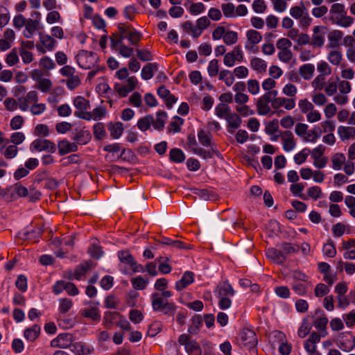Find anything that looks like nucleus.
Returning <instances> with one entry per match:
<instances>
[{
	"mask_svg": "<svg viewBox=\"0 0 355 355\" xmlns=\"http://www.w3.org/2000/svg\"><path fill=\"white\" fill-rule=\"evenodd\" d=\"M240 338L243 346L248 349H252L256 347L258 339L255 332L250 329H243L240 332Z\"/></svg>",
	"mask_w": 355,
	"mask_h": 355,
	"instance_id": "7ed1b4c3",
	"label": "nucleus"
},
{
	"mask_svg": "<svg viewBox=\"0 0 355 355\" xmlns=\"http://www.w3.org/2000/svg\"><path fill=\"white\" fill-rule=\"evenodd\" d=\"M192 151L204 159H209L213 157V155L215 154L218 157H220L221 155L218 150H215L213 148L211 150H206L202 148H194Z\"/></svg>",
	"mask_w": 355,
	"mask_h": 355,
	"instance_id": "a211bd4d",
	"label": "nucleus"
},
{
	"mask_svg": "<svg viewBox=\"0 0 355 355\" xmlns=\"http://www.w3.org/2000/svg\"><path fill=\"white\" fill-rule=\"evenodd\" d=\"M216 114L220 118L227 117L228 115L231 114L230 107L225 103H220L216 107Z\"/></svg>",
	"mask_w": 355,
	"mask_h": 355,
	"instance_id": "473e14b6",
	"label": "nucleus"
},
{
	"mask_svg": "<svg viewBox=\"0 0 355 355\" xmlns=\"http://www.w3.org/2000/svg\"><path fill=\"white\" fill-rule=\"evenodd\" d=\"M227 125V131L233 134L235 129L239 128L242 123V119L236 113H232L226 117Z\"/></svg>",
	"mask_w": 355,
	"mask_h": 355,
	"instance_id": "9d476101",
	"label": "nucleus"
},
{
	"mask_svg": "<svg viewBox=\"0 0 355 355\" xmlns=\"http://www.w3.org/2000/svg\"><path fill=\"white\" fill-rule=\"evenodd\" d=\"M324 254L329 257H334L336 254V246L331 240H329L327 243L323 246Z\"/></svg>",
	"mask_w": 355,
	"mask_h": 355,
	"instance_id": "e433bc0d",
	"label": "nucleus"
},
{
	"mask_svg": "<svg viewBox=\"0 0 355 355\" xmlns=\"http://www.w3.org/2000/svg\"><path fill=\"white\" fill-rule=\"evenodd\" d=\"M257 112L260 115H266L270 111V107L268 103H264L260 99H258L256 103Z\"/></svg>",
	"mask_w": 355,
	"mask_h": 355,
	"instance_id": "49530a36",
	"label": "nucleus"
},
{
	"mask_svg": "<svg viewBox=\"0 0 355 355\" xmlns=\"http://www.w3.org/2000/svg\"><path fill=\"white\" fill-rule=\"evenodd\" d=\"M278 129L279 121L278 119H275L266 125L265 131L268 135H272L275 132H277Z\"/></svg>",
	"mask_w": 355,
	"mask_h": 355,
	"instance_id": "3c124183",
	"label": "nucleus"
},
{
	"mask_svg": "<svg viewBox=\"0 0 355 355\" xmlns=\"http://www.w3.org/2000/svg\"><path fill=\"white\" fill-rule=\"evenodd\" d=\"M82 315L85 318H91L94 321H100L101 315L97 307L91 309H85L82 311Z\"/></svg>",
	"mask_w": 355,
	"mask_h": 355,
	"instance_id": "393cba45",
	"label": "nucleus"
},
{
	"mask_svg": "<svg viewBox=\"0 0 355 355\" xmlns=\"http://www.w3.org/2000/svg\"><path fill=\"white\" fill-rule=\"evenodd\" d=\"M207 70L210 76H216L218 73V60L216 59L211 60Z\"/></svg>",
	"mask_w": 355,
	"mask_h": 355,
	"instance_id": "680f3d73",
	"label": "nucleus"
},
{
	"mask_svg": "<svg viewBox=\"0 0 355 355\" xmlns=\"http://www.w3.org/2000/svg\"><path fill=\"white\" fill-rule=\"evenodd\" d=\"M118 257L121 262L128 264L130 266H131V265H135V259L128 250L119 251Z\"/></svg>",
	"mask_w": 355,
	"mask_h": 355,
	"instance_id": "5701e85b",
	"label": "nucleus"
},
{
	"mask_svg": "<svg viewBox=\"0 0 355 355\" xmlns=\"http://www.w3.org/2000/svg\"><path fill=\"white\" fill-rule=\"evenodd\" d=\"M195 275L191 271H186L184 272L181 279L179 281L175 282V289L178 291H181L183 289L186 288L190 284H191L194 282Z\"/></svg>",
	"mask_w": 355,
	"mask_h": 355,
	"instance_id": "0eeeda50",
	"label": "nucleus"
},
{
	"mask_svg": "<svg viewBox=\"0 0 355 355\" xmlns=\"http://www.w3.org/2000/svg\"><path fill=\"white\" fill-rule=\"evenodd\" d=\"M219 79L225 81L227 86H230L234 81L233 74L228 70H222L219 74Z\"/></svg>",
	"mask_w": 355,
	"mask_h": 355,
	"instance_id": "a19ab883",
	"label": "nucleus"
},
{
	"mask_svg": "<svg viewBox=\"0 0 355 355\" xmlns=\"http://www.w3.org/2000/svg\"><path fill=\"white\" fill-rule=\"evenodd\" d=\"M40 64L48 70L53 69L55 67L54 62L48 56L42 58L40 61Z\"/></svg>",
	"mask_w": 355,
	"mask_h": 355,
	"instance_id": "774afa93",
	"label": "nucleus"
},
{
	"mask_svg": "<svg viewBox=\"0 0 355 355\" xmlns=\"http://www.w3.org/2000/svg\"><path fill=\"white\" fill-rule=\"evenodd\" d=\"M40 331V326L34 324L31 327L25 329L24 332V338L30 342H33L39 337Z\"/></svg>",
	"mask_w": 355,
	"mask_h": 355,
	"instance_id": "2eb2a0df",
	"label": "nucleus"
},
{
	"mask_svg": "<svg viewBox=\"0 0 355 355\" xmlns=\"http://www.w3.org/2000/svg\"><path fill=\"white\" fill-rule=\"evenodd\" d=\"M322 29H327L326 26H316L313 28V35H312L311 41V45L315 46V47H322L324 44V33H320V30Z\"/></svg>",
	"mask_w": 355,
	"mask_h": 355,
	"instance_id": "1a4fd4ad",
	"label": "nucleus"
},
{
	"mask_svg": "<svg viewBox=\"0 0 355 355\" xmlns=\"http://www.w3.org/2000/svg\"><path fill=\"white\" fill-rule=\"evenodd\" d=\"M279 247L281 248V250L284 253L286 256L287 254H291L297 252L299 250L298 245L293 244L288 242L281 243L279 245Z\"/></svg>",
	"mask_w": 355,
	"mask_h": 355,
	"instance_id": "c85d7f7f",
	"label": "nucleus"
},
{
	"mask_svg": "<svg viewBox=\"0 0 355 355\" xmlns=\"http://www.w3.org/2000/svg\"><path fill=\"white\" fill-rule=\"evenodd\" d=\"M31 150L46 151L49 153H54L56 151V145L49 139H36L31 144Z\"/></svg>",
	"mask_w": 355,
	"mask_h": 355,
	"instance_id": "f03ea898",
	"label": "nucleus"
},
{
	"mask_svg": "<svg viewBox=\"0 0 355 355\" xmlns=\"http://www.w3.org/2000/svg\"><path fill=\"white\" fill-rule=\"evenodd\" d=\"M315 71V67L312 64H305L300 67L299 73L304 80H310Z\"/></svg>",
	"mask_w": 355,
	"mask_h": 355,
	"instance_id": "aec40b11",
	"label": "nucleus"
},
{
	"mask_svg": "<svg viewBox=\"0 0 355 355\" xmlns=\"http://www.w3.org/2000/svg\"><path fill=\"white\" fill-rule=\"evenodd\" d=\"M331 162L333 168L336 170H339L345 162V156L343 153H336L332 157Z\"/></svg>",
	"mask_w": 355,
	"mask_h": 355,
	"instance_id": "f704fd0d",
	"label": "nucleus"
},
{
	"mask_svg": "<svg viewBox=\"0 0 355 355\" xmlns=\"http://www.w3.org/2000/svg\"><path fill=\"white\" fill-rule=\"evenodd\" d=\"M78 145L70 142L66 139H62L58 142V150L60 156L65 155L69 153L78 151Z\"/></svg>",
	"mask_w": 355,
	"mask_h": 355,
	"instance_id": "423d86ee",
	"label": "nucleus"
},
{
	"mask_svg": "<svg viewBox=\"0 0 355 355\" xmlns=\"http://www.w3.org/2000/svg\"><path fill=\"white\" fill-rule=\"evenodd\" d=\"M342 57V53L338 51H331L328 54V60L334 65L340 64Z\"/></svg>",
	"mask_w": 355,
	"mask_h": 355,
	"instance_id": "37998d69",
	"label": "nucleus"
},
{
	"mask_svg": "<svg viewBox=\"0 0 355 355\" xmlns=\"http://www.w3.org/2000/svg\"><path fill=\"white\" fill-rule=\"evenodd\" d=\"M58 337L60 339L62 348H67L71 347L73 341V336L72 334L69 333H63L60 334L58 335Z\"/></svg>",
	"mask_w": 355,
	"mask_h": 355,
	"instance_id": "7c9ffc66",
	"label": "nucleus"
},
{
	"mask_svg": "<svg viewBox=\"0 0 355 355\" xmlns=\"http://www.w3.org/2000/svg\"><path fill=\"white\" fill-rule=\"evenodd\" d=\"M234 293L232 286L227 280L220 282L214 291L217 297L233 296Z\"/></svg>",
	"mask_w": 355,
	"mask_h": 355,
	"instance_id": "39448f33",
	"label": "nucleus"
},
{
	"mask_svg": "<svg viewBox=\"0 0 355 355\" xmlns=\"http://www.w3.org/2000/svg\"><path fill=\"white\" fill-rule=\"evenodd\" d=\"M152 307L155 311H161L165 315L173 316L176 306L174 302L163 299L160 294L154 293L151 295Z\"/></svg>",
	"mask_w": 355,
	"mask_h": 355,
	"instance_id": "f257e3e1",
	"label": "nucleus"
},
{
	"mask_svg": "<svg viewBox=\"0 0 355 355\" xmlns=\"http://www.w3.org/2000/svg\"><path fill=\"white\" fill-rule=\"evenodd\" d=\"M35 135L47 137L49 134L48 126L45 124H38L34 130Z\"/></svg>",
	"mask_w": 355,
	"mask_h": 355,
	"instance_id": "0e129e2a",
	"label": "nucleus"
},
{
	"mask_svg": "<svg viewBox=\"0 0 355 355\" xmlns=\"http://www.w3.org/2000/svg\"><path fill=\"white\" fill-rule=\"evenodd\" d=\"M168 117L167 113L164 111H158L156 113V119H153L151 123L155 130L162 131L164 128L166 120Z\"/></svg>",
	"mask_w": 355,
	"mask_h": 355,
	"instance_id": "f8f14e48",
	"label": "nucleus"
},
{
	"mask_svg": "<svg viewBox=\"0 0 355 355\" xmlns=\"http://www.w3.org/2000/svg\"><path fill=\"white\" fill-rule=\"evenodd\" d=\"M306 320V318H304L303 320L302 324L297 331L298 336L302 338H305L309 334L311 330V327L307 324Z\"/></svg>",
	"mask_w": 355,
	"mask_h": 355,
	"instance_id": "5fc2aeb1",
	"label": "nucleus"
},
{
	"mask_svg": "<svg viewBox=\"0 0 355 355\" xmlns=\"http://www.w3.org/2000/svg\"><path fill=\"white\" fill-rule=\"evenodd\" d=\"M92 139V135L89 130H80L73 137V140L77 145H85Z\"/></svg>",
	"mask_w": 355,
	"mask_h": 355,
	"instance_id": "ddd939ff",
	"label": "nucleus"
},
{
	"mask_svg": "<svg viewBox=\"0 0 355 355\" xmlns=\"http://www.w3.org/2000/svg\"><path fill=\"white\" fill-rule=\"evenodd\" d=\"M10 20V14L6 8L0 7V28L5 26Z\"/></svg>",
	"mask_w": 355,
	"mask_h": 355,
	"instance_id": "09e8293b",
	"label": "nucleus"
},
{
	"mask_svg": "<svg viewBox=\"0 0 355 355\" xmlns=\"http://www.w3.org/2000/svg\"><path fill=\"white\" fill-rule=\"evenodd\" d=\"M39 19H29L28 20H26V24H25V26H26V31L27 32H35L38 26H39Z\"/></svg>",
	"mask_w": 355,
	"mask_h": 355,
	"instance_id": "e2e57ef3",
	"label": "nucleus"
},
{
	"mask_svg": "<svg viewBox=\"0 0 355 355\" xmlns=\"http://www.w3.org/2000/svg\"><path fill=\"white\" fill-rule=\"evenodd\" d=\"M309 153H311L309 149L306 148H304L302 151L294 156L295 162L297 164H302L306 161Z\"/></svg>",
	"mask_w": 355,
	"mask_h": 355,
	"instance_id": "de8ad7c7",
	"label": "nucleus"
},
{
	"mask_svg": "<svg viewBox=\"0 0 355 355\" xmlns=\"http://www.w3.org/2000/svg\"><path fill=\"white\" fill-rule=\"evenodd\" d=\"M137 55L139 60L141 61H149L153 59V55L148 50L143 49L140 50L137 49Z\"/></svg>",
	"mask_w": 355,
	"mask_h": 355,
	"instance_id": "4d7b16f0",
	"label": "nucleus"
},
{
	"mask_svg": "<svg viewBox=\"0 0 355 355\" xmlns=\"http://www.w3.org/2000/svg\"><path fill=\"white\" fill-rule=\"evenodd\" d=\"M153 121V116L152 114H148L139 119L137 122L138 128L142 132L146 131Z\"/></svg>",
	"mask_w": 355,
	"mask_h": 355,
	"instance_id": "cd10ccee",
	"label": "nucleus"
},
{
	"mask_svg": "<svg viewBox=\"0 0 355 355\" xmlns=\"http://www.w3.org/2000/svg\"><path fill=\"white\" fill-rule=\"evenodd\" d=\"M114 279L110 275H105L100 282L101 286L104 290H110L113 286Z\"/></svg>",
	"mask_w": 355,
	"mask_h": 355,
	"instance_id": "13d9d810",
	"label": "nucleus"
},
{
	"mask_svg": "<svg viewBox=\"0 0 355 355\" xmlns=\"http://www.w3.org/2000/svg\"><path fill=\"white\" fill-rule=\"evenodd\" d=\"M51 85L52 83L49 79L44 78L39 81L36 88L40 89L43 92H48L50 90Z\"/></svg>",
	"mask_w": 355,
	"mask_h": 355,
	"instance_id": "6e6d98bb",
	"label": "nucleus"
},
{
	"mask_svg": "<svg viewBox=\"0 0 355 355\" xmlns=\"http://www.w3.org/2000/svg\"><path fill=\"white\" fill-rule=\"evenodd\" d=\"M192 191L193 194L198 196L202 200H208L214 196L212 192L206 189H200L195 188Z\"/></svg>",
	"mask_w": 355,
	"mask_h": 355,
	"instance_id": "58836bf2",
	"label": "nucleus"
},
{
	"mask_svg": "<svg viewBox=\"0 0 355 355\" xmlns=\"http://www.w3.org/2000/svg\"><path fill=\"white\" fill-rule=\"evenodd\" d=\"M88 252L92 258L96 259H98L103 254L101 247L94 243L92 244L88 250Z\"/></svg>",
	"mask_w": 355,
	"mask_h": 355,
	"instance_id": "864d4df0",
	"label": "nucleus"
},
{
	"mask_svg": "<svg viewBox=\"0 0 355 355\" xmlns=\"http://www.w3.org/2000/svg\"><path fill=\"white\" fill-rule=\"evenodd\" d=\"M223 35V41L227 45L235 44L238 40L237 33L234 31H227Z\"/></svg>",
	"mask_w": 355,
	"mask_h": 355,
	"instance_id": "ea45409f",
	"label": "nucleus"
},
{
	"mask_svg": "<svg viewBox=\"0 0 355 355\" xmlns=\"http://www.w3.org/2000/svg\"><path fill=\"white\" fill-rule=\"evenodd\" d=\"M173 119L174 121H171L168 126V132H180L181 131L180 126L184 123V119L178 116H175Z\"/></svg>",
	"mask_w": 355,
	"mask_h": 355,
	"instance_id": "c756f323",
	"label": "nucleus"
},
{
	"mask_svg": "<svg viewBox=\"0 0 355 355\" xmlns=\"http://www.w3.org/2000/svg\"><path fill=\"white\" fill-rule=\"evenodd\" d=\"M129 318L132 322L137 324L143 320L144 315L140 311L132 309L129 313Z\"/></svg>",
	"mask_w": 355,
	"mask_h": 355,
	"instance_id": "8fccbe9b",
	"label": "nucleus"
},
{
	"mask_svg": "<svg viewBox=\"0 0 355 355\" xmlns=\"http://www.w3.org/2000/svg\"><path fill=\"white\" fill-rule=\"evenodd\" d=\"M343 36V33L339 30H333L328 34L329 43L327 46L329 49H335L340 46L339 41Z\"/></svg>",
	"mask_w": 355,
	"mask_h": 355,
	"instance_id": "9b49d317",
	"label": "nucleus"
},
{
	"mask_svg": "<svg viewBox=\"0 0 355 355\" xmlns=\"http://www.w3.org/2000/svg\"><path fill=\"white\" fill-rule=\"evenodd\" d=\"M41 43L49 50H51L55 45L56 41L49 35L40 33Z\"/></svg>",
	"mask_w": 355,
	"mask_h": 355,
	"instance_id": "2f4dec72",
	"label": "nucleus"
},
{
	"mask_svg": "<svg viewBox=\"0 0 355 355\" xmlns=\"http://www.w3.org/2000/svg\"><path fill=\"white\" fill-rule=\"evenodd\" d=\"M94 135L97 140L101 139L105 135V130L103 123H97L94 125Z\"/></svg>",
	"mask_w": 355,
	"mask_h": 355,
	"instance_id": "c03bdc74",
	"label": "nucleus"
},
{
	"mask_svg": "<svg viewBox=\"0 0 355 355\" xmlns=\"http://www.w3.org/2000/svg\"><path fill=\"white\" fill-rule=\"evenodd\" d=\"M266 255L269 259L279 265H283L286 260V257L284 253L281 250H277L274 248H268L266 250Z\"/></svg>",
	"mask_w": 355,
	"mask_h": 355,
	"instance_id": "6e6552de",
	"label": "nucleus"
},
{
	"mask_svg": "<svg viewBox=\"0 0 355 355\" xmlns=\"http://www.w3.org/2000/svg\"><path fill=\"white\" fill-rule=\"evenodd\" d=\"M142 38V34L136 29L130 30L128 40L132 45L137 46Z\"/></svg>",
	"mask_w": 355,
	"mask_h": 355,
	"instance_id": "72a5a7b5",
	"label": "nucleus"
},
{
	"mask_svg": "<svg viewBox=\"0 0 355 355\" xmlns=\"http://www.w3.org/2000/svg\"><path fill=\"white\" fill-rule=\"evenodd\" d=\"M338 133L340 139L344 141L355 135V128L340 126L338 129Z\"/></svg>",
	"mask_w": 355,
	"mask_h": 355,
	"instance_id": "bb28decb",
	"label": "nucleus"
},
{
	"mask_svg": "<svg viewBox=\"0 0 355 355\" xmlns=\"http://www.w3.org/2000/svg\"><path fill=\"white\" fill-rule=\"evenodd\" d=\"M198 137L200 143L204 146H210L211 144V138L209 133H206L203 130H200L198 133Z\"/></svg>",
	"mask_w": 355,
	"mask_h": 355,
	"instance_id": "4c0bfd02",
	"label": "nucleus"
},
{
	"mask_svg": "<svg viewBox=\"0 0 355 355\" xmlns=\"http://www.w3.org/2000/svg\"><path fill=\"white\" fill-rule=\"evenodd\" d=\"M90 267V261H85L77 266L74 270L73 277L77 280L80 279L81 277L84 276L86 274V272L89 270Z\"/></svg>",
	"mask_w": 355,
	"mask_h": 355,
	"instance_id": "4be33fe9",
	"label": "nucleus"
},
{
	"mask_svg": "<svg viewBox=\"0 0 355 355\" xmlns=\"http://www.w3.org/2000/svg\"><path fill=\"white\" fill-rule=\"evenodd\" d=\"M71 124L68 122H60L55 125V130L60 134H64L71 128Z\"/></svg>",
	"mask_w": 355,
	"mask_h": 355,
	"instance_id": "338daca9",
	"label": "nucleus"
},
{
	"mask_svg": "<svg viewBox=\"0 0 355 355\" xmlns=\"http://www.w3.org/2000/svg\"><path fill=\"white\" fill-rule=\"evenodd\" d=\"M246 35L248 40L254 44H258L262 39V36L260 33L254 30L248 31Z\"/></svg>",
	"mask_w": 355,
	"mask_h": 355,
	"instance_id": "a18cd8bd",
	"label": "nucleus"
},
{
	"mask_svg": "<svg viewBox=\"0 0 355 355\" xmlns=\"http://www.w3.org/2000/svg\"><path fill=\"white\" fill-rule=\"evenodd\" d=\"M158 70V64L156 62L148 63L141 70V77L144 80H149L153 77V71Z\"/></svg>",
	"mask_w": 355,
	"mask_h": 355,
	"instance_id": "f3484780",
	"label": "nucleus"
},
{
	"mask_svg": "<svg viewBox=\"0 0 355 355\" xmlns=\"http://www.w3.org/2000/svg\"><path fill=\"white\" fill-rule=\"evenodd\" d=\"M329 289L325 284L322 283L317 284L315 288V295L316 297H322L327 295L329 293Z\"/></svg>",
	"mask_w": 355,
	"mask_h": 355,
	"instance_id": "69168bd1",
	"label": "nucleus"
},
{
	"mask_svg": "<svg viewBox=\"0 0 355 355\" xmlns=\"http://www.w3.org/2000/svg\"><path fill=\"white\" fill-rule=\"evenodd\" d=\"M185 155L181 149L175 148L170 150L169 159L171 162L182 163L185 160Z\"/></svg>",
	"mask_w": 355,
	"mask_h": 355,
	"instance_id": "412c9836",
	"label": "nucleus"
},
{
	"mask_svg": "<svg viewBox=\"0 0 355 355\" xmlns=\"http://www.w3.org/2000/svg\"><path fill=\"white\" fill-rule=\"evenodd\" d=\"M132 287L136 290H144L148 282V279H144L141 276H137L131 280Z\"/></svg>",
	"mask_w": 355,
	"mask_h": 355,
	"instance_id": "c9c22d12",
	"label": "nucleus"
},
{
	"mask_svg": "<svg viewBox=\"0 0 355 355\" xmlns=\"http://www.w3.org/2000/svg\"><path fill=\"white\" fill-rule=\"evenodd\" d=\"M283 148L286 151H291L295 146V142L293 139V133L291 131L286 130L283 132Z\"/></svg>",
	"mask_w": 355,
	"mask_h": 355,
	"instance_id": "dca6fc26",
	"label": "nucleus"
},
{
	"mask_svg": "<svg viewBox=\"0 0 355 355\" xmlns=\"http://www.w3.org/2000/svg\"><path fill=\"white\" fill-rule=\"evenodd\" d=\"M73 306V302L69 298H62L60 300L59 311L62 314L68 312Z\"/></svg>",
	"mask_w": 355,
	"mask_h": 355,
	"instance_id": "79ce46f5",
	"label": "nucleus"
},
{
	"mask_svg": "<svg viewBox=\"0 0 355 355\" xmlns=\"http://www.w3.org/2000/svg\"><path fill=\"white\" fill-rule=\"evenodd\" d=\"M252 68L259 73L266 72L267 64L266 62L259 58H254L250 61Z\"/></svg>",
	"mask_w": 355,
	"mask_h": 355,
	"instance_id": "a878e982",
	"label": "nucleus"
},
{
	"mask_svg": "<svg viewBox=\"0 0 355 355\" xmlns=\"http://www.w3.org/2000/svg\"><path fill=\"white\" fill-rule=\"evenodd\" d=\"M223 14L227 17H230L234 16V6L232 3H223L221 6Z\"/></svg>",
	"mask_w": 355,
	"mask_h": 355,
	"instance_id": "052dcab7",
	"label": "nucleus"
},
{
	"mask_svg": "<svg viewBox=\"0 0 355 355\" xmlns=\"http://www.w3.org/2000/svg\"><path fill=\"white\" fill-rule=\"evenodd\" d=\"M192 323L188 329V331L191 334H197L200 327L202 325V318L200 315H195L191 319Z\"/></svg>",
	"mask_w": 355,
	"mask_h": 355,
	"instance_id": "b1692460",
	"label": "nucleus"
},
{
	"mask_svg": "<svg viewBox=\"0 0 355 355\" xmlns=\"http://www.w3.org/2000/svg\"><path fill=\"white\" fill-rule=\"evenodd\" d=\"M318 316L313 321V326L320 331L321 336L324 337L327 335L326 327L328 323V318L324 316L322 310L317 309L313 318Z\"/></svg>",
	"mask_w": 355,
	"mask_h": 355,
	"instance_id": "20e7f679",
	"label": "nucleus"
},
{
	"mask_svg": "<svg viewBox=\"0 0 355 355\" xmlns=\"http://www.w3.org/2000/svg\"><path fill=\"white\" fill-rule=\"evenodd\" d=\"M6 62L9 66H13L19 62L17 51L15 49L8 54Z\"/></svg>",
	"mask_w": 355,
	"mask_h": 355,
	"instance_id": "bf43d9fd",
	"label": "nucleus"
},
{
	"mask_svg": "<svg viewBox=\"0 0 355 355\" xmlns=\"http://www.w3.org/2000/svg\"><path fill=\"white\" fill-rule=\"evenodd\" d=\"M121 315L119 312L106 311L103 317V324L105 328L109 329L113 324L116 325V321H118Z\"/></svg>",
	"mask_w": 355,
	"mask_h": 355,
	"instance_id": "4468645a",
	"label": "nucleus"
},
{
	"mask_svg": "<svg viewBox=\"0 0 355 355\" xmlns=\"http://www.w3.org/2000/svg\"><path fill=\"white\" fill-rule=\"evenodd\" d=\"M108 130L114 139H118L123 132V125L121 122L110 123L108 124Z\"/></svg>",
	"mask_w": 355,
	"mask_h": 355,
	"instance_id": "6ab92c4d",
	"label": "nucleus"
},
{
	"mask_svg": "<svg viewBox=\"0 0 355 355\" xmlns=\"http://www.w3.org/2000/svg\"><path fill=\"white\" fill-rule=\"evenodd\" d=\"M16 287L21 292H25L27 290V279L25 275H19L15 282Z\"/></svg>",
	"mask_w": 355,
	"mask_h": 355,
	"instance_id": "603ef678",
	"label": "nucleus"
}]
</instances>
